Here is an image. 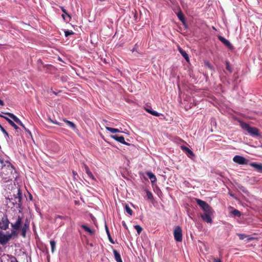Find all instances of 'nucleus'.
Instances as JSON below:
<instances>
[{
    "mask_svg": "<svg viewBox=\"0 0 262 262\" xmlns=\"http://www.w3.org/2000/svg\"><path fill=\"white\" fill-rule=\"evenodd\" d=\"M0 164L1 166V176L4 182H9L12 180L13 177V167L8 161H4L1 158H0Z\"/></svg>",
    "mask_w": 262,
    "mask_h": 262,
    "instance_id": "f257e3e1",
    "label": "nucleus"
},
{
    "mask_svg": "<svg viewBox=\"0 0 262 262\" xmlns=\"http://www.w3.org/2000/svg\"><path fill=\"white\" fill-rule=\"evenodd\" d=\"M239 123L242 128L247 132L252 137L260 136L258 129L255 127H252L250 125L242 121H239Z\"/></svg>",
    "mask_w": 262,
    "mask_h": 262,
    "instance_id": "f03ea898",
    "label": "nucleus"
},
{
    "mask_svg": "<svg viewBox=\"0 0 262 262\" xmlns=\"http://www.w3.org/2000/svg\"><path fill=\"white\" fill-rule=\"evenodd\" d=\"M17 233L15 230H12L10 233H8L4 234L2 231H0V243L2 245L6 244L12 237L16 236Z\"/></svg>",
    "mask_w": 262,
    "mask_h": 262,
    "instance_id": "7ed1b4c3",
    "label": "nucleus"
},
{
    "mask_svg": "<svg viewBox=\"0 0 262 262\" xmlns=\"http://www.w3.org/2000/svg\"><path fill=\"white\" fill-rule=\"evenodd\" d=\"M174 239L178 242L182 241V231L180 226H177L173 232Z\"/></svg>",
    "mask_w": 262,
    "mask_h": 262,
    "instance_id": "20e7f679",
    "label": "nucleus"
},
{
    "mask_svg": "<svg viewBox=\"0 0 262 262\" xmlns=\"http://www.w3.org/2000/svg\"><path fill=\"white\" fill-rule=\"evenodd\" d=\"M212 214L213 210L211 209L208 211L205 212L204 214H202L201 218L204 222L211 224L212 223V220L211 216Z\"/></svg>",
    "mask_w": 262,
    "mask_h": 262,
    "instance_id": "39448f33",
    "label": "nucleus"
},
{
    "mask_svg": "<svg viewBox=\"0 0 262 262\" xmlns=\"http://www.w3.org/2000/svg\"><path fill=\"white\" fill-rule=\"evenodd\" d=\"M196 202L204 212L208 211L212 209L211 207L205 202L199 199H196Z\"/></svg>",
    "mask_w": 262,
    "mask_h": 262,
    "instance_id": "423d86ee",
    "label": "nucleus"
},
{
    "mask_svg": "<svg viewBox=\"0 0 262 262\" xmlns=\"http://www.w3.org/2000/svg\"><path fill=\"white\" fill-rule=\"evenodd\" d=\"M233 161L238 164L240 165H245L247 164L248 160L247 159H246L245 157L239 156V155H236L233 158Z\"/></svg>",
    "mask_w": 262,
    "mask_h": 262,
    "instance_id": "0eeeda50",
    "label": "nucleus"
},
{
    "mask_svg": "<svg viewBox=\"0 0 262 262\" xmlns=\"http://www.w3.org/2000/svg\"><path fill=\"white\" fill-rule=\"evenodd\" d=\"M21 224V219L20 217L18 216L15 223H11V227L13 228L12 230H15L17 233V230L20 229Z\"/></svg>",
    "mask_w": 262,
    "mask_h": 262,
    "instance_id": "6e6552de",
    "label": "nucleus"
},
{
    "mask_svg": "<svg viewBox=\"0 0 262 262\" xmlns=\"http://www.w3.org/2000/svg\"><path fill=\"white\" fill-rule=\"evenodd\" d=\"M218 38L227 48H228L230 50H233V47L228 40L226 39L224 37L221 36H219Z\"/></svg>",
    "mask_w": 262,
    "mask_h": 262,
    "instance_id": "1a4fd4ad",
    "label": "nucleus"
},
{
    "mask_svg": "<svg viewBox=\"0 0 262 262\" xmlns=\"http://www.w3.org/2000/svg\"><path fill=\"white\" fill-rule=\"evenodd\" d=\"M6 114H7L9 117L12 119L16 123L20 125L23 128H25V125L16 116L10 113H6Z\"/></svg>",
    "mask_w": 262,
    "mask_h": 262,
    "instance_id": "9d476101",
    "label": "nucleus"
},
{
    "mask_svg": "<svg viewBox=\"0 0 262 262\" xmlns=\"http://www.w3.org/2000/svg\"><path fill=\"white\" fill-rule=\"evenodd\" d=\"M250 165L258 172L262 173V163L252 162L250 163Z\"/></svg>",
    "mask_w": 262,
    "mask_h": 262,
    "instance_id": "9b49d317",
    "label": "nucleus"
},
{
    "mask_svg": "<svg viewBox=\"0 0 262 262\" xmlns=\"http://www.w3.org/2000/svg\"><path fill=\"white\" fill-rule=\"evenodd\" d=\"M9 222L7 219H2L0 222V228L3 230H6L9 227Z\"/></svg>",
    "mask_w": 262,
    "mask_h": 262,
    "instance_id": "f8f14e48",
    "label": "nucleus"
},
{
    "mask_svg": "<svg viewBox=\"0 0 262 262\" xmlns=\"http://www.w3.org/2000/svg\"><path fill=\"white\" fill-rule=\"evenodd\" d=\"M116 141H117L118 142H120L123 144L126 145H130V144L126 142L125 141L124 137H123L122 136H120L119 134H116Z\"/></svg>",
    "mask_w": 262,
    "mask_h": 262,
    "instance_id": "ddd939ff",
    "label": "nucleus"
},
{
    "mask_svg": "<svg viewBox=\"0 0 262 262\" xmlns=\"http://www.w3.org/2000/svg\"><path fill=\"white\" fill-rule=\"evenodd\" d=\"M181 147L182 150L185 152L188 157L191 158L192 157L194 156L193 152L188 147L186 146H182Z\"/></svg>",
    "mask_w": 262,
    "mask_h": 262,
    "instance_id": "4468645a",
    "label": "nucleus"
},
{
    "mask_svg": "<svg viewBox=\"0 0 262 262\" xmlns=\"http://www.w3.org/2000/svg\"><path fill=\"white\" fill-rule=\"evenodd\" d=\"M178 49L179 52L183 56V57L185 59V60L187 61H189V58L187 53L184 50H183L180 47H178Z\"/></svg>",
    "mask_w": 262,
    "mask_h": 262,
    "instance_id": "2eb2a0df",
    "label": "nucleus"
},
{
    "mask_svg": "<svg viewBox=\"0 0 262 262\" xmlns=\"http://www.w3.org/2000/svg\"><path fill=\"white\" fill-rule=\"evenodd\" d=\"M84 169L88 177L92 180H95L94 176L93 175L92 173L90 171L89 167L87 166L84 165Z\"/></svg>",
    "mask_w": 262,
    "mask_h": 262,
    "instance_id": "dca6fc26",
    "label": "nucleus"
},
{
    "mask_svg": "<svg viewBox=\"0 0 262 262\" xmlns=\"http://www.w3.org/2000/svg\"><path fill=\"white\" fill-rule=\"evenodd\" d=\"M147 176L148 177V178L150 180L151 183H154V182H156V181H157L156 177L154 173H152L151 172H147Z\"/></svg>",
    "mask_w": 262,
    "mask_h": 262,
    "instance_id": "f3484780",
    "label": "nucleus"
},
{
    "mask_svg": "<svg viewBox=\"0 0 262 262\" xmlns=\"http://www.w3.org/2000/svg\"><path fill=\"white\" fill-rule=\"evenodd\" d=\"M63 121L67 123V124L71 127L75 131H77V129H76V125L75 124L71 122V121H70L69 120H67L66 119H64Z\"/></svg>",
    "mask_w": 262,
    "mask_h": 262,
    "instance_id": "a211bd4d",
    "label": "nucleus"
},
{
    "mask_svg": "<svg viewBox=\"0 0 262 262\" xmlns=\"http://www.w3.org/2000/svg\"><path fill=\"white\" fill-rule=\"evenodd\" d=\"M177 15L178 18L181 22H182L183 23H185V18L184 16V15L181 10H180L179 12H178Z\"/></svg>",
    "mask_w": 262,
    "mask_h": 262,
    "instance_id": "6ab92c4d",
    "label": "nucleus"
},
{
    "mask_svg": "<svg viewBox=\"0 0 262 262\" xmlns=\"http://www.w3.org/2000/svg\"><path fill=\"white\" fill-rule=\"evenodd\" d=\"M81 227L87 232H88L90 234L92 235L94 234V230L90 228L89 227L86 225H82Z\"/></svg>",
    "mask_w": 262,
    "mask_h": 262,
    "instance_id": "aec40b11",
    "label": "nucleus"
},
{
    "mask_svg": "<svg viewBox=\"0 0 262 262\" xmlns=\"http://www.w3.org/2000/svg\"><path fill=\"white\" fill-rule=\"evenodd\" d=\"M28 227H29L28 225L25 224L21 229V235L24 237H25L26 235V231H27V229L28 228Z\"/></svg>",
    "mask_w": 262,
    "mask_h": 262,
    "instance_id": "412c9836",
    "label": "nucleus"
},
{
    "mask_svg": "<svg viewBox=\"0 0 262 262\" xmlns=\"http://www.w3.org/2000/svg\"><path fill=\"white\" fill-rule=\"evenodd\" d=\"M62 11L65 14H62V18H63L64 20H67V18L66 17V16L67 17H69L70 19H71V16L69 14H68L67 12V11H66V9L64 8H62Z\"/></svg>",
    "mask_w": 262,
    "mask_h": 262,
    "instance_id": "4be33fe9",
    "label": "nucleus"
},
{
    "mask_svg": "<svg viewBox=\"0 0 262 262\" xmlns=\"http://www.w3.org/2000/svg\"><path fill=\"white\" fill-rule=\"evenodd\" d=\"M232 214L234 216L240 217L241 213L237 209H234L231 212Z\"/></svg>",
    "mask_w": 262,
    "mask_h": 262,
    "instance_id": "5701e85b",
    "label": "nucleus"
},
{
    "mask_svg": "<svg viewBox=\"0 0 262 262\" xmlns=\"http://www.w3.org/2000/svg\"><path fill=\"white\" fill-rule=\"evenodd\" d=\"M50 245L51 247V251L52 253H54L56 248V242L54 241H51Z\"/></svg>",
    "mask_w": 262,
    "mask_h": 262,
    "instance_id": "b1692460",
    "label": "nucleus"
},
{
    "mask_svg": "<svg viewBox=\"0 0 262 262\" xmlns=\"http://www.w3.org/2000/svg\"><path fill=\"white\" fill-rule=\"evenodd\" d=\"M125 209L126 212L130 215H132L133 214V211L130 209V208L129 207L128 205H125Z\"/></svg>",
    "mask_w": 262,
    "mask_h": 262,
    "instance_id": "393cba45",
    "label": "nucleus"
},
{
    "mask_svg": "<svg viewBox=\"0 0 262 262\" xmlns=\"http://www.w3.org/2000/svg\"><path fill=\"white\" fill-rule=\"evenodd\" d=\"M134 228L137 230L138 234H140L142 230V228L139 225L134 226Z\"/></svg>",
    "mask_w": 262,
    "mask_h": 262,
    "instance_id": "a878e982",
    "label": "nucleus"
},
{
    "mask_svg": "<svg viewBox=\"0 0 262 262\" xmlns=\"http://www.w3.org/2000/svg\"><path fill=\"white\" fill-rule=\"evenodd\" d=\"M16 192L17 193V196L16 197V199L17 200V201L19 202L21 199V194L20 192V190L18 188H17Z\"/></svg>",
    "mask_w": 262,
    "mask_h": 262,
    "instance_id": "bb28decb",
    "label": "nucleus"
},
{
    "mask_svg": "<svg viewBox=\"0 0 262 262\" xmlns=\"http://www.w3.org/2000/svg\"><path fill=\"white\" fill-rule=\"evenodd\" d=\"M116 261L117 262H123L120 254L117 251H116Z\"/></svg>",
    "mask_w": 262,
    "mask_h": 262,
    "instance_id": "cd10ccee",
    "label": "nucleus"
},
{
    "mask_svg": "<svg viewBox=\"0 0 262 262\" xmlns=\"http://www.w3.org/2000/svg\"><path fill=\"white\" fill-rule=\"evenodd\" d=\"M226 69L230 72V73H232V68L230 67V64H229V62L228 61H226Z\"/></svg>",
    "mask_w": 262,
    "mask_h": 262,
    "instance_id": "c85d7f7f",
    "label": "nucleus"
},
{
    "mask_svg": "<svg viewBox=\"0 0 262 262\" xmlns=\"http://www.w3.org/2000/svg\"><path fill=\"white\" fill-rule=\"evenodd\" d=\"M0 129L1 131L5 134V135L8 137L9 135L8 133L6 132V130L5 129V128L0 124Z\"/></svg>",
    "mask_w": 262,
    "mask_h": 262,
    "instance_id": "c756f323",
    "label": "nucleus"
},
{
    "mask_svg": "<svg viewBox=\"0 0 262 262\" xmlns=\"http://www.w3.org/2000/svg\"><path fill=\"white\" fill-rule=\"evenodd\" d=\"M49 121L53 123V124H56V125H59V126H62V124L61 123L58 122L56 120H52L51 119H50Z\"/></svg>",
    "mask_w": 262,
    "mask_h": 262,
    "instance_id": "7c9ffc66",
    "label": "nucleus"
},
{
    "mask_svg": "<svg viewBox=\"0 0 262 262\" xmlns=\"http://www.w3.org/2000/svg\"><path fill=\"white\" fill-rule=\"evenodd\" d=\"M150 114L156 117L160 116V114L155 111H150Z\"/></svg>",
    "mask_w": 262,
    "mask_h": 262,
    "instance_id": "2f4dec72",
    "label": "nucleus"
},
{
    "mask_svg": "<svg viewBox=\"0 0 262 262\" xmlns=\"http://www.w3.org/2000/svg\"><path fill=\"white\" fill-rule=\"evenodd\" d=\"M10 124L13 126L16 130L17 131L18 129V127L15 124V123L12 121V122H10Z\"/></svg>",
    "mask_w": 262,
    "mask_h": 262,
    "instance_id": "473e14b6",
    "label": "nucleus"
},
{
    "mask_svg": "<svg viewBox=\"0 0 262 262\" xmlns=\"http://www.w3.org/2000/svg\"><path fill=\"white\" fill-rule=\"evenodd\" d=\"M146 193H147V196L148 199H152L153 198V195L150 191H147Z\"/></svg>",
    "mask_w": 262,
    "mask_h": 262,
    "instance_id": "72a5a7b5",
    "label": "nucleus"
},
{
    "mask_svg": "<svg viewBox=\"0 0 262 262\" xmlns=\"http://www.w3.org/2000/svg\"><path fill=\"white\" fill-rule=\"evenodd\" d=\"M64 33H65L66 36L67 37V36H68L70 35L73 34V32L72 31H70L66 30V31H64Z\"/></svg>",
    "mask_w": 262,
    "mask_h": 262,
    "instance_id": "f704fd0d",
    "label": "nucleus"
},
{
    "mask_svg": "<svg viewBox=\"0 0 262 262\" xmlns=\"http://www.w3.org/2000/svg\"><path fill=\"white\" fill-rule=\"evenodd\" d=\"M106 129L110 131L111 133H115V128H112V127H106Z\"/></svg>",
    "mask_w": 262,
    "mask_h": 262,
    "instance_id": "c9c22d12",
    "label": "nucleus"
},
{
    "mask_svg": "<svg viewBox=\"0 0 262 262\" xmlns=\"http://www.w3.org/2000/svg\"><path fill=\"white\" fill-rule=\"evenodd\" d=\"M246 237V236L245 234H239V239H243Z\"/></svg>",
    "mask_w": 262,
    "mask_h": 262,
    "instance_id": "e433bc0d",
    "label": "nucleus"
},
{
    "mask_svg": "<svg viewBox=\"0 0 262 262\" xmlns=\"http://www.w3.org/2000/svg\"><path fill=\"white\" fill-rule=\"evenodd\" d=\"M206 65L210 69L212 70L213 69V67L208 62L206 63Z\"/></svg>",
    "mask_w": 262,
    "mask_h": 262,
    "instance_id": "4c0bfd02",
    "label": "nucleus"
},
{
    "mask_svg": "<svg viewBox=\"0 0 262 262\" xmlns=\"http://www.w3.org/2000/svg\"><path fill=\"white\" fill-rule=\"evenodd\" d=\"M3 117L9 123H10V122H12V121L9 118L6 117H4L3 116Z\"/></svg>",
    "mask_w": 262,
    "mask_h": 262,
    "instance_id": "58836bf2",
    "label": "nucleus"
},
{
    "mask_svg": "<svg viewBox=\"0 0 262 262\" xmlns=\"http://www.w3.org/2000/svg\"><path fill=\"white\" fill-rule=\"evenodd\" d=\"M24 128V129L25 130V131L26 132H27L30 135H31V132L28 129H27L25 127Z\"/></svg>",
    "mask_w": 262,
    "mask_h": 262,
    "instance_id": "ea45409f",
    "label": "nucleus"
},
{
    "mask_svg": "<svg viewBox=\"0 0 262 262\" xmlns=\"http://www.w3.org/2000/svg\"><path fill=\"white\" fill-rule=\"evenodd\" d=\"M108 238H109V240L112 243H114V241H113V238L111 237V235H110V236H108Z\"/></svg>",
    "mask_w": 262,
    "mask_h": 262,
    "instance_id": "a19ab883",
    "label": "nucleus"
},
{
    "mask_svg": "<svg viewBox=\"0 0 262 262\" xmlns=\"http://www.w3.org/2000/svg\"><path fill=\"white\" fill-rule=\"evenodd\" d=\"M105 228H106V233H107V236H110V232H109V231H108V229H107V228L106 226H105Z\"/></svg>",
    "mask_w": 262,
    "mask_h": 262,
    "instance_id": "79ce46f5",
    "label": "nucleus"
},
{
    "mask_svg": "<svg viewBox=\"0 0 262 262\" xmlns=\"http://www.w3.org/2000/svg\"><path fill=\"white\" fill-rule=\"evenodd\" d=\"M214 262H222L221 260L219 259L214 258Z\"/></svg>",
    "mask_w": 262,
    "mask_h": 262,
    "instance_id": "37998d69",
    "label": "nucleus"
},
{
    "mask_svg": "<svg viewBox=\"0 0 262 262\" xmlns=\"http://www.w3.org/2000/svg\"><path fill=\"white\" fill-rule=\"evenodd\" d=\"M10 262H17V261L16 260L15 258H12L11 259V261Z\"/></svg>",
    "mask_w": 262,
    "mask_h": 262,
    "instance_id": "c03bdc74",
    "label": "nucleus"
},
{
    "mask_svg": "<svg viewBox=\"0 0 262 262\" xmlns=\"http://www.w3.org/2000/svg\"><path fill=\"white\" fill-rule=\"evenodd\" d=\"M0 105L3 106L4 105V102L3 101L0 99Z\"/></svg>",
    "mask_w": 262,
    "mask_h": 262,
    "instance_id": "a18cd8bd",
    "label": "nucleus"
},
{
    "mask_svg": "<svg viewBox=\"0 0 262 262\" xmlns=\"http://www.w3.org/2000/svg\"><path fill=\"white\" fill-rule=\"evenodd\" d=\"M119 133H120V131L118 129L116 128V134Z\"/></svg>",
    "mask_w": 262,
    "mask_h": 262,
    "instance_id": "49530a36",
    "label": "nucleus"
},
{
    "mask_svg": "<svg viewBox=\"0 0 262 262\" xmlns=\"http://www.w3.org/2000/svg\"><path fill=\"white\" fill-rule=\"evenodd\" d=\"M135 48H133V49L131 50V51H132V52H134V51H135Z\"/></svg>",
    "mask_w": 262,
    "mask_h": 262,
    "instance_id": "de8ad7c7",
    "label": "nucleus"
},
{
    "mask_svg": "<svg viewBox=\"0 0 262 262\" xmlns=\"http://www.w3.org/2000/svg\"><path fill=\"white\" fill-rule=\"evenodd\" d=\"M111 137L113 138V139H115V135H112Z\"/></svg>",
    "mask_w": 262,
    "mask_h": 262,
    "instance_id": "09e8293b",
    "label": "nucleus"
},
{
    "mask_svg": "<svg viewBox=\"0 0 262 262\" xmlns=\"http://www.w3.org/2000/svg\"><path fill=\"white\" fill-rule=\"evenodd\" d=\"M117 71H118V73H119L120 74H121V73L119 70L117 69Z\"/></svg>",
    "mask_w": 262,
    "mask_h": 262,
    "instance_id": "8fccbe9b",
    "label": "nucleus"
},
{
    "mask_svg": "<svg viewBox=\"0 0 262 262\" xmlns=\"http://www.w3.org/2000/svg\"><path fill=\"white\" fill-rule=\"evenodd\" d=\"M150 110H147V111L150 113Z\"/></svg>",
    "mask_w": 262,
    "mask_h": 262,
    "instance_id": "3c124183",
    "label": "nucleus"
},
{
    "mask_svg": "<svg viewBox=\"0 0 262 262\" xmlns=\"http://www.w3.org/2000/svg\"><path fill=\"white\" fill-rule=\"evenodd\" d=\"M212 29H214V30H215V28L214 27H212Z\"/></svg>",
    "mask_w": 262,
    "mask_h": 262,
    "instance_id": "603ef678",
    "label": "nucleus"
},
{
    "mask_svg": "<svg viewBox=\"0 0 262 262\" xmlns=\"http://www.w3.org/2000/svg\"><path fill=\"white\" fill-rule=\"evenodd\" d=\"M113 252L115 254V250H113Z\"/></svg>",
    "mask_w": 262,
    "mask_h": 262,
    "instance_id": "864d4df0",
    "label": "nucleus"
}]
</instances>
